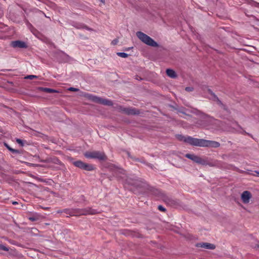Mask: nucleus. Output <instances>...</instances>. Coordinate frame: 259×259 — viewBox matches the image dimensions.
<instances>
[{
    "label": "nucleus",
    "instance_id": "nucleus-32",
    "mask_svg": "<svg viewBox=\"0 0 259 259\" xmlns=\"http://www.w3.org/2000/svg\"><path fill=\"white\" fill-rule=\"evenodd\" d=\"M209 92L210 93L211 95H212L215 99H216L217 101H220L218 98L213 93H212L209 90Z\"/></svg>",
    "mask_w": 259,
    "mask_h": 259
},
{
    "label": "nucleus",
    "instance_id": "nucleus-33",
    "mask_svg": "<svg viewBox=\"0 0 259 259\" xmlns=\"http://www.w3.org/2000/svg\"><path fill=\"white\" fill-rule=\"evenodd\" d=\"M186 91L191 92L193 90V88L192 87H186L185 89Z\"/></svg>",
    "mask_w": 259,
    "mask_h": 259
},
{
    "label": "nucleus",
    "instance_id": "nucleus-9",
    "mask_svg": "<svg viewBox=\"0 0 259 259\" xmlns=\"http://www.w3.org/2000/svg\"><path fill=\"white\" fill-rule=\"evenodd\" d=\"M196 246L209 249H214L215 248L214 244L206 242L198 243L196 244Z\"/></svg>",
    "mask_w": 259,
    "mask_h": 259
},
{
    "label": "nucleus",
    "instance_id": "nucleus-34",
    "mask_svg": "<svg viewBox=\"0 0 259 259\" xmlns=\"http://www.w3.org/2000/svg\"><path fill=\"white\" fill-rule=\"evenodd\" d=\"M16 142L19 143V144H20L21 145L23 144V142H22V141L21 140V139H17L16 140Z\"/></svg>",
    "mask_w": 259,
    "mask_h": 259
},
{
    "label": "nucleus",
    "instance_id": "nucleus-2",
    "mask_svg": "<svg viewBox=\"0 0 259 259\" xmlns=\"http://www.w3.org/2000/svg\"><path fill=\"white\" fill-rule=\"evenodd\" d=\"M137 36L143 42L151 47H157L158 44L152 38L141 31H138L136 33Z\"/></svg>",
    "mask_w": 259,
    "mask_h": 259
},
{
    "label": "nucleus",
    "instance_id": "nucleus-12",
    "mask_svg": "<svg viewBox=\"0 0 259 259\" xmlns=\"http://www.w3.org/2000/svg\"><path fill=\"white\" fill-rule=\"evenodd\" d=\"M185 157L193 160V161L198 163V161L199 160V158L200 157L195 155L194 154H186L185 155Z\"/></svg>",
    "mask_w": 259,
    "mask_h": 259
},
{
    "label": "nucleus",
    "instance_id": "nucleus-15",
    "mask_svg": "<svg viewBox=\"0 0 259 259\" xmlns=\"http://www.w3.org/2000/svg\"><path fill=\"white\" fill-rule=\"evenodd\" d=\"M100 104L104 105H108V106H112L113 105V103L111 101H110L109 100L105 99H103V98H101Z\"/></svg>",
    "mask_w": 259,
    "mask_h": 259
},
{
    "label": "nucleus",
    "instance_id": "nucleus-25",
    "mask_svg": "<svg viewBox=\"0 0 259 259\" xmlns=\"http://www.w3.org/2000/svg\"><path fill=\"white\" fill-rule=\"evenodd\" d=\"M38 78L37 76L34 75H27L25 77V79H32L34 78Z\"/></svg>",
    "mask_w": 259,
    "mask_h": 259
},
{
    "label": "nucleus",
    "instance_id": "nucleus-8",
    "mask_svg": "<svg viewBox=\"0 0 259 259\" xmlns=\"http://www.w3.org/2000/svg\"><path fill=\"white\" fill-rule=\"evenodd\" d=\"M220 146V144L218 142L203 139V147L218 148Z\"/></svg>",
    "mask_w": 259,
    "mask_h": 259
},
{
    "label": "nucleus",
    "instance_id": "nucleus-29",
    "mask_svg": "<svg viewBox=\"0 0 259 259\" xmlns=\"http://www.w3.org/2000/svg\"><path fill=\"white\" fill-rule=\"evenodd\" d=\"M68 90L70 91L77 92L79 90L78 89H77V88H73V87H70V88H69L68 89Z\"/></svg>",
    "mask_w": 259,
    "mask_h": 259
},
{
    "label": "nucleus",
    "instance_id": "nucleus-30",
    "mask_svg": "<svg viewBox=\"0 0 259 259\" xmlns=\"http://www.w3.org/2000/svg\"><path fill=\"white\" fill-rule=\"evenodd\" d=\"M88 97L90 100H91V101H92L93 102L94 98L96 97V96L90 95Z\"/></svg>",
    "mask_w": 259,
    "mask_h": 259
},
{
    "label": "nucleus",
    "instance_id": "nucleus-22",
    "mask_svg": "<svg viewBox=\"0 0 259 259\" xmlns=\"http://www.w3.org/2000/svg\"><path fill=\"white\" fill-rule=\"evenodd\" d=\"M117 55L119 57H122V58H127L128 56V54L123 53V52H118L117 53Z\"/></svg>",
    "mask_w": 259,
    "mask_h": 259
},
{
    "label": "nucleus",
    "instance_id": "nucleus-24",
    "mask_svg": "<svg viewBox=\"0 0 259 259\" xmlns=\"http://www.w3.org/2000/svg\"><path fill=\"white\" fill-rule=\"evenodd\" d=\"M118 172L121 174H124V171L122 169L116 168L115 169V174L117 175V173Z\"/></svg>",
    "mask_w": 259,
    "mask_h": 259
},
{
    "label": "nucleus",
    "instance_id": "nucleus-6",
    "mask_svg": "<svg viewBox=\"0 0 259 259\" xmlns=\"http://www.w3.org/2000/svg\"><path fill=\"white\" fill-rule=\"evenodd\" d=\"M11 46L14 48L24 49L27 48L26 42L21 40L12 41L11 42Z\"/></svg>",
    "mask_w": 259,
    "mask_h": 259
},
{
    "label": "nucleus",
    "instance_id": "nucleus-31",
    "mask_svg": "<svg viewBox=\"0 0 259 259\" xmlns=\"http://www.w3.org/2000/svg\"><path fill=\"white\" fill-rule=\"evenodd\" d=\"M118 42V39H115L113 40H112V41L111 42V44L113 45H116L117 44Z\"/></svg>",
    "mask_w": 259,
    "mask_h": 259
},
{
    "label": "nucleus",
    "instance_id": "nucleus-16",
    "mask_svg": "<svg viewBox=\"0 0 259 259\" xmlns=\"http://www.w3.org/2000/svg\"><path fill=\"white\" fill-rule=\"evenodd\" d=\"M163 200L167 204H170L172 203L173 200H172L169 197L166 196L164 194H162Z\"/></svg>",
    "mask_w": 259,
    "mask_h": 259
},
{
    "label": "nucleus",
    "instance_id": "nucleus-14",
    "mask_svg": "<svg viewBox=\"0 0 259 259\" xmlns=\"http://www.w3.org/2000/svg\"><path fill=\"white\" fill-rule=\"evenodd\" d=\"M207 165L211 167H219L220 165V161L218 160H208L207 161Z\"/></svg>",
    "mask_w": 259,
    "mask_h": 259
},
{
    "label": "nucleus",
    "instance_id": "nucleus-28",
    "mask_svg": "<svg viewBox=\"0 0 259 259\" xmlns=\"http://www.w3.org/2000/svg\"><path fill=\"white\" fill-rule=\"evenodd\" d=\"M158 209L160 210V211H166V209L162 205H158Z\"/></svg>",
    "mask_w": 259,
    "mask_h": 259
},
{
    "label": "nucleus",
    "instance_id": "nucleus-35",
    "mask_svg": "<svg viewBox=\"0 0 259 259\" xmlns=\"http://www.w3.org/2000/svg\"><path fill=\"white\" fill-rule=\"evenodd\" d=\"M255 248H259V242L256 244Z\"/></svg>",
    "mask_w": 259,
    "mask_h": 259
},
{
    "label": "nucleus",
    "instance_id": "nucleus-10",
    "mask_svg": "<svg viewBox=\"0 0 259 259\" xmlns=\"http://www.w3.org/2000/svg\"><path fill=\"white\" fill-rule=\"evenodd\" d=\"M123 111L128 115H135L139 114V112L137 111L135 108H124Z\"/></svg>",
    "mask_w": 259,
    "mask_h": 259
},
{
    "label": "nucleus",
    "instance_id": "nucleus-11",
    "mask_svg": "<svg viewBox=\"0 0 259 259\" xmlns=\"http://www.w3.org/2000/svg\"><path fill=\"white\" fill-rule=\"evenodd\" d=\"M138 182H139L138 179H137L136 178H133V179H132L131 178H128L126 180V183L128 185H131L136 186V187L138 186Z\"/></svg>",
    "mask_w": 259,
    "mask_h": 259
},
{
    "label": "nucleus",
    "instance_id": "nucleus-4",
    "mask_svg": "<svg viewBox=\"0 0 259 259\" xmlns=\"http://www.w3.org/2000/svg\"><path fill=\"white\" fill-rule=\"evenodd\" d=\"M73 164L78 168L88 171H92L94 168L93 165L84 163L80 160L74 161Z\"/></svg>",
    "mask_w": 259,
    "mask_h": 259
},
{
    "label": "nucleus",
    "instance_id": "nucleus-5",
    "mask_svg": "<svg viewBox=\"0 0 259 259\" xmlns=\"http://www.w3.org/2000/svg\"><path fill=\"white\" fill-rule=\"evenodd\" d=\"M185 142L192 145L203 147V139H199L188 136L186 137Z\"/></svg>",
    "mask_w": 259,
    "mask_h": 259
},
{
    "label": "nucleus",
    "instance_id": "nucleus-20",
    "mask_svg": "<svg viewBox=\"0 0 259 259\" xmlns=\"http://www.w3.org/2000/svg\"><path fill=\"white\" fill-rule=\"evenodd\" d=\"M5 146L10 151H11L12 153H19V151L18 150H15V149H14L12 148H11L8 144L7 143H5Z\"/></svg>",
    "mask_w": 259,
    "mask_h": 259
},
{
    "label": "nucleus",
    "instance_id": "nucleus-26",
    "mask_svg": "<svg viewBox=\"0 0 259 259\" xmlns=\"http://www.w3.org/2000/svg\"><path fill=\"white\" fill-rule=\"evenodd\" d=\"M101 98H102L96 96V97L94 98L93 102L100 104Z\"/></svg>",
    "mask_w": 259,
    "mask_h": 259
},
{
    "label": "nucleus",
    "instance_id": "nucleus-38",
    "mask_svg": "<svg viewBox=\"0 0 259 259\" xmlns=\"http://www.w3.org/2000/svg\"><path fill=\"white\" fill-rule=\"evenodd\" d=\"M16 203H17V202H14L13 203V204H16Z\"/></svg>",
    "mask_w": 259,
    "mask_h": 259
},
{
    "label": "nucleus",
    "instance_id": "nucleus-37",
    "mask_svg": "<svg viewBox=\"0 0 259 259\" xmlns=\"http://www.w3.org/2000/svg\"><path fill=\"white\" fill-rule=\"evenodd\" d=\"M99 1H100L101 3H102L103 4L105 3V1L104 0H99Z\"/></svg>",
    "mask_w": 259,
    "mask_h": 259
},
{
    "label": "nucleus",
    "instance_id": "nucleus-19",
    "mask_svg": "<svg viewBox=\"0 0 259 259\" xmlns=\"http://www.w3.org/2000/svg\"><path fill=\"white\" fill-rule=\"evenodd\" d=\"M72 25L74 27H76L77 28H78V29L85 28H86L87 29H88V30H90L91 29L89 28L88 27L83 26V25H82V24L75 23L74 24H73Z\"/></svg>",
    "mask_w": 259,
    "mask_h": 259
},
{
    "label": "nucleus",
    "instance_id": "nucleus-13",
    "mask_svg": "<svg viewBox=\"0 0 259 259\" xmlns=\"http://www.w3.org/2000/svg\"><path fill=\"white\" fill-rule=\"evenodd\" d=\"M166 73L167 75L170 78H175L177 77L176 72L172 69H167L166 70Z\"/></svg>",
    "mask_w": 259,
    "mask_h": 259
},
{
    "label": "nucleus",
    "instance_id": "nucleus-7",
    "mask_svg": "<svg viewBox=\"0 0 259 259\" xmlns=\"http://www.w3.org/2000/svg\"><path fill=\"white\" fill-rule=\"evenodd\" d=\"M252 195L251 193L248 191H245L243 192L241 195V200L242 202L245 204L248 203Z\"/></svg>",
    "mask_w": 259,
    "mask_h": 259
},
{
    "label": "nucleus",
    "instance_id": "nucleus-3",
    "mask_svg": "<svg viewBox=\"0 0 259 259\" xmlns=\"http://www.w3.org/2000/svg\"><path fill=\"white\" fill-rule=\"evenodd\" d=\"M84 155L89 159H97L99 160L107 159V156L104 152L99 151H87L84 153Z\"/></svg>",
    "mask_w": 259,
    "mask_h": 259
},
{
    "label": "nucleus",
    "instance_id": "nucleus-27",
    "mask_svg": "<svg viewBox=\"0 0 259 259\" xmlns=\"http://www.w3.org/2000/svg\"><path fill=\"white\" fill-rule=\"evenodd\" d=\"M0 249L4 250V251H8L9 250V248L7 247H6L2 244H0Z\"/></svg>",
    "mask_w": 259,
    "mask_h": 259
},
{
    "label": "nucleus",
    "instance_id": "nucleus-17",
    "mask_svg": "<svg viewBox=\"0 0 259 259\" xmlns=\"http://www.w3.org/2000/svg\"><path fill=\"white\" fill-rule=\"evenodd\" d=\"M207 161H208L207 159H203L201 157H199V160H198L197 163L201 164L203 165H207Z\"/></svg>",
    "mask_w": 259,
    "mask_h": 259
},
{
    "label": "nucleus",
    "instance_id": "nucleus-23",
    "mask_svg": "<svg viewBox=\"0 0 259 259\" xmlns=\"http://www.w3.org/2000/svg\"><path fill=\"white\" fill-rule=\"evenodd\" d=\"M177 137L179 140L181 141H184L185 142V140L186 139L187 137H184L182 135H178L177 136Z\"/></svg>",
    "mask_w": 259,
    "mask_h": 259
},
{
    "label": "nucleus",
    "instance_id": "nucleus-21",
    "mask_svg": "<svg viewBox=\"0 0 259 259\" xmlns=\"http://www.w3.org/2000/svg\"><path fill=\"white\" fill-rule=\"evenodd\" d=\"M43 91L48 93H58V92L56 90L51 89L50 88H44Z\"/></svg>",
    "mask_w": 259,
    "mask_h": 259
},
{
    "label": "nucleus",
    "instance_id": "nucleus-18",
    "mask_svg": "<svg viewBox=\"0 0 259 259\" xmlns=\"http://www.w3.org/2000/svg\"><path fill=\"white\" fill-rule=\"evenodd\" d=\"M39 218V217L37 214H34L32 216L29 217L28 219L32 222H34L38 220Z\"/></svg>",
    "mask_w": 259,
    "mask_h": 259
},
{
    "label": "nucleus",
    "instance_id": "nucleus-36",
    "mask_svg": "<svg viewBox=\"0 0 259 259\" xmlns=\"http://www.w3.org/2000/svg\"><path fill=\"white\" fill-rule=\"evenodd\" d=\"M254 172L256 174V176L259 177V171H254Z\"/></svg>",
    "mask_w": 259,
    "mask_h": 259
},
{
    "label": "nucleus",
    "instance_id": "nucleus-1",
    "mask_svg": "<svg viewBox=\"0 0 259 259\" xmlns=\"http://www.w3.org/2000/svg\"><path fill=\"white\" fill-rule=\"evenodd\" d=\"M62 212L70 215H93L99 212L97 210L91 207H87L83 209H65L63 211H58L59 213Z\"/></svg>",
    "mask_w": 259,
    "mask_h": 259
}]
</instances>
